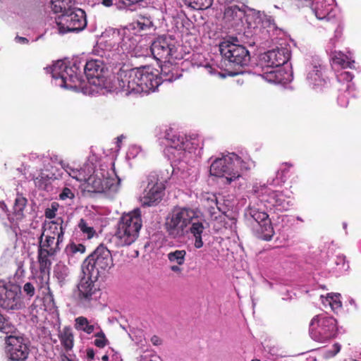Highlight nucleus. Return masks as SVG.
Here are the masks:
<instances>
[{
  "label": "nucleus",
  "mask_w": 361,
  "mask_h": 361,
  "mask_svg": "<svg viewBox=\"0 0 361 361\" xmlns=\"http://www.w3.org/2000/svg\"><path fill=\"white\" fill-rule=\"evenodd\" d=\"M157 72L151 66L120 71L118 74V87L126 94L154 91L160 85Z\"/></svg>",
  "instance_id": "1"
},
{
  "label": "nucleus",
  "mask_w": 361,
  "mask_h": 361,
  "mask_svg": "<svg viewBox=\"0 0 361 361\" xmlns=\"http://www.w3.org/2000/svg\"><path fill=\"white\" fill-rule=\"evenodd\" d=\"M142 226L141 210L138 208L124 213L120 218L114 236L118 247L133 244L139 237Z\"/></svg>",
  "instance_id": "2"
},
{
  "label": "nucleus",
  "mask_w": 361,
  "mask_h": 361,
  "mask_svg": "<svg viewBox=\"0 0 361 361\" xmlns=\"http://www.w3.org/2000/svg\"><path fill=\"white\" fill-rule=\"evenodd\" d=\"M196 216V212L190 208L174 209L166 217L164 224L166 231L173 238L183 237L188 233V227Z\"/></svg>",
  "instance_id": "3"
},
{
  "label": "nucleus",
  "mask_w": 361,
  "mask_h": 361,
  "mask_svg": "<svg viewBox=\"0 0 361 361\" xmlns=\"http://www.w3.org/2000/svg\"><path fill=\"white\" fill-rule=\"evenodd\" d=\"M236 37L225 39L219 44L220 53L225 61L234 68H243L248 64L250 60L249 51L245 47L238 44Z\"/></svg>",
  "instance_id": "4"
},
{
  "label": "nucleus",
  "mask_w": 361,
  "mask_h": 361,
  "mask_svg": "<svg viewBox=\"0 0 361 361\" xmlns=\"http://www.w3.org/2000/svg\"><path fill=\"white\" fill-rule=\"evenodd\" d=\"M338 330L336 319L324 314L315 315L310 322V336L318 342H324L336 337Z\"/></svg>",
  "instance_id": "5"
},
{
  "label": "nucleus",
  "mask_w": 361,
  "mask_h": 361,
  "mask_svg": "<svg viewBox=\"0 0 361 361\" xmlns=\"http://www.w3.org/2000/svg\"><path fill=\"white\" fill-rule=\"evenodd\" d=\"M51 75L57 85L70 90H76L82 84V76L78 73L76 66H68L65 63L58 61L52 67Z\"/></svg>",
  "instance_id": "6"
},
{
  "label": "nucleus",
  "mask_w": 361,
  "mask_h": 361,
  "mask_svg": "<svg viewBox=\"0 0 361 361\" xmlns=\"http://www.w3.org/2000/svg\"><path fill=\"white\" fill-rule=\"evenodd\" d=\"M56 23L61 34L80 32L87 26L86 13L81 8H73L67 13L58 16Z\"/></svg>",
  "instance_id": "7"
},
{
  "label": "nucleus",
  "mask_w": 361,
  "mask_h": 361,
  "mask_svg": "<svg viewBox=\"0 0 361 361\" xmlns=\"http://www.w3.org/2000/svg\"><path fill=\"white\" fill-rule=\"evenodd\" d=\"M87 269L96 277L111 269L114 264L110 250L103 244L99 245L85 259Z\"/></svg>",
  "instance_id": "8"
},
{
  "label": "nucleus",
  "mask_w": 361,
  "mask_h": 361,
  "mask_svg": "<svg viewBox=\"0 0 361 361\" xmlns=\"http://www.w3.org/2000/svg\"><path fill=\"white\" fill-rule=\"evenodd\" d=\"M150 50L154 58L159 61L166 63L177 58L176 42L171 36H159L152 43Z\"/></svg>",
  "instance_id": "9"
},
{
  "label": "nucleus",
  "mask_w": 361,
  "mask_h": 361,
  "mask_svg": "<svg viewBox=\"0 0 361 361\" xmlns=\"http://www.w3.org/2000/svg\"><path fill=\"white\" fill-rule=\"evenodd\" d=\"M8 361H27L30 353V341L22 336L10 335L5 338Z\"/></svg>",
  "instance_id": "10"
},
{
  "label": "nucleus",
  "mask_w": 361,
  "mask_h": 361,
  "mask_svg": "<svg viewBox=\"0 0 361 361\" xmlns=\"http://www.w3.org/2000/svg\"><path fill=\"white\" fill-rule=\"evenodd\" d=\"M148 183L145 188L142 203L144 206H155L161 202L165 190L164 182L159 179L157 172H151L147 177Z\"/></svg>",
  "instance_id": "11"
},
{
  "label": "nucleus",
  "mask_w": 361,
  "mask_h": 361,
  "mask_svg": "<svg viewBox=\"0 0 361 361\" xmlns=\"http://www.w3.org/2000/svg\"><path fill=\"white\" fill-rule=\"evenodd\" d=\"M247 215L256 222L254 232L257 238L266 241L271 240L274 235V230L267 212L252 207L247 210Z\"/></svg>",
  "instance_id": "12"
},
{
  "label": "nucleus",
  "mask_w": 361,
  "mask_h": 361,
  "mask_svg": "<svg viewBox=\"0 0 361 361\" xmlns=\"http://www.w3.org/2000/svg\"><path fill=\"white\" fill-rule=\"evenodd\" d=\"M209 171L212 176L225 177L228 184L241 176L240 172L233 168L231 155L215 159L211 164Z\"/></svg>",
  "instance_id": "13"
},
{
  "label": "nucleus",
  "mask_w": 361,
  "mask_h": 361,
  "mask_svg": "<svg viewBox=\"0 0 361 361\" xmlns=\"http://www.w3.org/2000/svg\"><path fill=\"white\" fill-rule=\"evenodd\" d=\"M126 30L110 29L106 30L103 35L104 38H106V43L111 48L120 45L124 51H129L134 43L131 42V38L126 36Z\"/></svg>",
  "instance_id": "14"
},
{
  "label": "nucleus",
  "mask_w": 361,
  "mask_h": 361,
  "mask_svg": "<svg viewBox=\"0 0 361 361\" xmlns=\"http://www.w3.org/2000/svg\"><path fill=\"white\" fill-rule=\"evenodd\" d=\"M78 298L83 305H89L93 300H96L99 288L90 277H83L78 285Z\"/></svg>",
  "instance_id": "15"
},
{
  "label": "nucleus",
  "mask_w": 361,
  "mask_h": 361,
  "mask_svg": "<svg viewBox=\"0 0 361 361\" xmlns=\"http://www.w3.org/2000/svg\"><path fill=\"white\" fill-rule=\"evenodd\" d=\"M290 58V51L286 47L277 48L264 54L263 60L267 68H279Z\"/></svg>",
  "instance_id": "16"
},
{
  "label": "nucleus",
  "mask_w": 361,
  "mask_h": 361,
  "mask_svg": "<svg viewBox=\"0 0 361 361\" xmlns=\"http://www.w3.org/2000/svg\"><path fill=\"white\" fill-rule=\"evenodd\" d=\"M20 289H7L0 286V307L5 310H17L20 307Z\"/></svg>",
  "instance_id": "17"
},
{
  "label": "nucleus",
  "mask_w": 361,
  "mask_h": 361,
  "mask_svg": "<svg viewBox=\"0 0 361 361\" xmlns=\"http://www.w3.org/2000/svg\"><path fill=\"white\" fill-rule=\"evenodd\" d=\"M113 185V180L92 175L85 182V190L87 192L102 193L109 190Z\"/></svg>",
  "instance_id": "18"
},
{
  "label": "nucleus",
  "mask_w": 361,
  "mask_h": 361,
  "mask_svg": "<svg viewBox=\"0 0 361 361\" xmlns=\"http://www.w3.org/2000/svg\"><path fill=\"white\" fill-rule=\"evenodd\" d=\"M245 17V10L243 6L229 5L224 8L223 19L231 27H237L243 23Z\"/></svg>",
  "instance_id": "19"
},
{
  "label": "nucleus",
  "mask_w": 361,
  "mask_h": 361,
  "mask_svg": "<svg viewBox=\"0 0 361 361\" xmlns=\"http://www.w3.org/2000/svg\"><path fill=\"white\" fill-rule=\"evenodd\" d=\"M62 241H58V238L43 232L39 238L38 250H42L47 254L56 255L60 250L59 244Z\"/></svg>",
  "instance_id": "20"
},
{
  "label": "nucleus",
  "mask_w": 361,
  "mask_h": 361,
  "mask_svg": "<svg viewBox=\"0 0 361 361\" xmlns=\"http://www.w3.org/2000/svg\"><path fill=\"white\" fill-rule=\"evenodd\" d=\"M105 66L101 60L91 59L86 62L84 66V73L88 80L97 79L99 81L103 78Z\"/></svg>",
  "instance_id": "21"
},
{
  "label": "nucleus",
  "mask_w": 361,
  "mask_h": 361,
  "mask_svg": "<svg viewBox=\"0 0 361 361\" xmlns=\"http://www.w3.org/2000/svg\"><path fill=\"white\" fill-rule=\"evenodd\" d=\"M267 201L279 210L287 211L292 205L290 197L281 191H270Z\"/></svg>",
  "instance_id": "22"
},
{
  "label": "nucleus",
  "mask_w": 361,
  "mask_h": 361,
  "mask_svg": "<svg viewBox=\"0 0 361 361\" xmlns=\"http://www.w3.org/2000/svg\"><path fill=\"white\" fill-rule=\"evenodd\" d=\"M204 223L205 221L203 219H199L197 215L190 222L191 226L189 231L195 238L194 245L197 249L201 248L204 245L202 239V234L205 228L204 225Z\"/></svg>",
  "instance_id": "23"
},
{
  "label": "nucleus",
  "mask_w": 361,
  "mask_h": 361,
  "mask_svg": "<svg viewBox=\"0 0 361 361\" xmlns=\"http://www.w3.org/2000/svg\"><path fill=\"white\" fill-rule=\"evenodd\" d=\"M50 274L39 272L33 278V283L35 288L41 292L42 295L53 297V293L49 287Z\"/></svg>",
  "instance_id": "24"
},
{
  "label": "nucleus",
  "mask_w": 361,
  "mask_h": 361,
  "mask_svg": "<svg viewBox=\"0 0 361 361\" xmlns=\"http://www.w3.org/2000/svg\"><path fill=\"white\" fill-rule=\"evenodd\" d=\"M312 11L317 19L329 20L333 7L326 0H317L314 3Z\"/></svg>",
  "instance_id": "25"
},
{
  "label": "nucleus",
  "mask_w": 361,
  "mask_h": 361,
  "mask_svg": "<svg viewBox=\"0 0 361 361\" xmlns=\"http://www.w3.org/2000/svg\"><path fill=\"white\" fill-rule=\"evenodd\" d=\"M267 71L261 74L263 79L273 83H285L288 80L283 75L286 73L282 68H267Z\"/></svg>",
  "instance_id": "26"
},
{
  "label": "nucleus",
  "mask_w": 361,
  "mask_h": 361,
  "mask_svg": "<svg viewBox=\"0 0 361 361\" xmlns=\"http://www.w3.org/2000/svg\"><path fill=\"white\" fill-rule=\"evenodd\" d=\"M178 70L172 64L164 65L161 68V73L158 77L160 79V84L164 81L172 82L179 78Z\"/></svg>",
  "instance_id": "27"
},
{
  "label": "nucleus",
  "mask_w": 361,
  "mask_h": 361,
  "mask_svg": "<svg viewBox=\"0 0 361 361\" xmlns=\"http://www.w3.org/2000/svg\"><path fill=\"white\" fill-rule=\"evenodd\" d=\"M59 338L66 351L72 350L74 345V335L71 326L63 327L59 334Z\"/></svg>",
  "instance_id": "28"
},
{
  "label": "nucleus",
  "mask_w": 361,
  "mask_h": 361,
  "mask_svg": "<svg viewBox=\"0 0 361 361\" xmlns=\"http://www.w3.org/2000/svg\"><path fill=\"white\" fill-rule=\"evenodd\" d=\"M307 80L310 85L318 86L322 85L324 82L322 78V66H313L311 70L308 71Z\"/></svg>",
  "instance_id": "29"
},
{
  "label": "nucleus",
  "mask_w": 361,
  "mask_h": 361,
  "mask_svg": "<svg viewBox=\"0 0 361 361\" xmlns=\"http://www.w3.org/2000/svg\"><path fill=\"white\" fill-rule=\"evenodd\" d=\"M54 255L47 254L43 251L37 250V262L39 264V271L50 274L51 260L49 257Z\"/></svg>",
  "instance_id": "30"
},
{
  "label": "nucleus",
  "mask_w": 361,
  "mask_h": 361,
  "mask_svg": "<svg viewBox=\"0 0 361 361\" xmlns=\"http://www.w3.org/2000/svg\"><path fill=\"white\" fill-rule=\"evenodd\" d=\"M48 234L54 236L55 238H58V241L63 240L64 228L63 227V220L59 218L56 221H51L49 224V228L47 229Z\"/></svg>",
  "instance_id": "31"
},
{
  "label": "nucleus",
  "mask_w": 361,
  "mask_h": 361,
  "mask_svg": "<svg viewBox=\"0 0 361 361\" xmlns=\"http://www.w3.org/2000/svg\"><path fill=\"white\" fill-rule=\"evenodd\" d=\"M74 0H51V9L55 13L64 14L73 8Z\"/></svg>",
  "instance_id": "32"
},
{
  "label": "nucleus",
  "mask_w": 361,
  "mask_h": 361,
  "mask_svg": "<svg viewBox=\"0 0 361 361\" xmlns=\"http://www.w3.org/2000/svg\"><path fill=\"white\" fill-rule=\"evenodd\" d=\"M74 327L76 330L87 334H92L95 329L94 325L90 324L88 319L83 316L75 318Z\"/></svg>",
  "instance_id": "33"
},
{
  "label": "nucleus",
  "mask_w": 361,
  "mask_h": 361,
  "mask_svg": "<svg viewBox=\"0 0 361 361\" xmlns=\"http://www.w3.org/2000/svg\"><path fill=\"white\" fill-rule=\"evenodd\" d=\"M68 269L65 266L58 267L55 269L54 276L61 287H63L68 283Z\"/></svg>",
  "instance_id": "34"
},
{
  "label": "nucleus",
  "mask_w": 361,
  "mask_h": 361,
  "mask_svg": "<svg viewBox=\"0 0 361 361\" xmlns=\"http://www.w3.org/2000/svg\"><path fill=\"white\" fill-rule=\"evenodd\" d=\"M184 4L195 9L204 10L209 8L213 3V0H183Z\"/></svg>",
  "instance_id": "35"
},
{
  "label": "nucleus",
  "mask_w": 361,
  "mask_h": 361,
  "mask_svg": "<svg viewBox=\"0 0 361 361\" xmlns=\"http://www.w3.org/2000/svg\"><path fill=\"white\" fill-rule=\"evenodd\" d=\"M185 256L186 251L184 250H176L167 255L169 262L178 265H183L185 263Z\"/></svg>",
  "instance_id": "36"
},
{
  "label": "nucleus",
  "mask_w": 361,
  "mask_h": 361,
  "mask_svg": "<svg viewBox=\"0 0 361 361\" xmlns=\"http://www.w3.org/2000/svg\"><path fill=\"white\" fill-rule=\"evenodd\" d=\"M27 204V199L23 197H17L13 205V214L17 219H21L23 216V212Z\"/></svg>",
  "instance_id": "37"
},
{
  "label": "nucleus",
  "mask_w": 361,
  "mask_h": 361,
  "mask_svg": "<svg viewBox=\"0 0 361 361\" xmlns=\"http://www.w3.org/2000/svg\"><path fill=\"white\" fill-rule=\"evenodd\" d=\"M86 247L81 243H75L73 242L68 244L65 248V252L68 256H73L77 253L84 254L85 252Z\"/></svg>",
  "instance_id": "38"
},
{
  "label": "nucleus",
  "mask_w": 361,
  "mask_h": 361,
  "mask_svg": "<svg viewBox=\"0 0 361 361\" xmlns=\"http://www.w3.org/2000/svg\"><path fill=\"white\" fill-rule=\"evenodd\" d=\"M232 164L233 165V168L235 170H238L239 172V169L240 171H247L250 169V164L248 161H244L241 159L238 155L235 154H232Z\"/></svg>",
  "instance_id": "39"
},
{
  "label": "nucleus",
  "mask_w": 361,
  "mask_h": 361,
  "mask_svg": "<svg viewBox=\"0 0 361 361\" xmlns=\"http://www.w3.org/2000/svg\"><path fill=\"white\" fill-rule=\"evenodd\" d=\"M78 228L85 234L88 239L92 238L96 233L94 228L88 224L83 219H81L78 223Z\"/></svg>",
  "instance_id": "40"
},
{
  "label": "nucleus",
  "mask_w": 361,
  "mask_h": 361,
  "mask_svg": "<svg viewBox=\"0 0 361 361\" xmlns=\"http://www.w3.org/2000/svg\"><path fill=\"white\" fill-rule=\"evenodd\" d=\"M15 330L16 327L10 319L2 314V319H0V331L8 334L13 333Z\"/></svg>",
  "instance_id": "41"
},
{
  "label": "nucleus",
  "mask_w": 361,
  "mask_h": 361,
  "mask_svg": "<svg viewBox=\"0 0 361 361\" xmlns=\"http://www.w3.org/2000/svg\"><path fill=\"white\" fill-rule=\"evenodd\" d=\"M95 339L94 341V345L99 348H104L109 344V340L106 338L105 334L102 330L94 334Z\"/></svg>",
  "instance_id": "42"
},
{
  "label": "nucleus",
  "mask_w": 361,
  "mask_h": 361,
  "mask_svg": "<svg viewBox=\"0 0 361 361\" xmlns=\"http://www.w3.org/2000/svg\"><path fill=\"white\" fill-rule=\"evenodd\" d=\"M35 284L32 282H26L23 286V291L28 298L35 295Z\"/></svg>",
  "instance_id": "43"
},
{
  "label": "nucleus",
  "mask_w": 361,
  "mask_h": 361,
  "mask_svg": "<svg viewBox=\"0 0 361 361\" xmlns=\"http://www.w3.org/2000/svg\"><path fill=\"white\" fill-rule=\"evenodd\" d=\"M333 61L343 68H351L352 62L347 61L343 56H335L333 58Z\"/></svg>",
  "instance_id": "44"
},
{
  "label": "nucleus",
  "mask_w": 361,
  "mask_h": 361,
  "mask_svg": "<svg viewBox=\"0 0 361 361\" xmlns=\"http://www.w3.org/2000/svg\"><path fill=\"white\" fill-rule=\"evenodd\" d=\"M74 192L67 187L63 188L61 192L59 195V199L61 200H66L67 199L73 200L74 199Z\"/></svg>",
  "instance_id": "45"
},
{
  "label": "nucleus",
  "mask_w": 361,
  "mask_h": 361,
  "mask_svg": "<svg viewBox=\"0 0 361 361\" xmlns=\"http://www.w3.org/2000/svg\"><path fill=\"white\" fill-rule=\"evenodd\" d=\"M326 300L329 301V305L331 307L332 310H335L339 307H341V302L338 300V296H328L326 298Z\"/></svg>",
  "instance_id": "46"
},
{
  "label": "nucleus",
  "mask_w": 361,
  "mask_h": 361,
  "mask_svg": "<svg viewBox=\"0 0 361 361\" xmlns=\"http://www.w3.org/2000/svg\"><path fill=\"white\" fill-rule=\"evenodd\" d=\"M63 169L70 176H71L73 178L78 179V176L79 174V171L78 169H73L69 164L64 165Z\"/></svg>",
  "instance_id": "47"
},
{
  "label": "nucleus",
  "mask_w": 361,
  "mask_h": 361,
  "mask_svg": "<svg viewBox=\"0 0 361 361\" xmlns=\"http://www.w3.org/2000/svg\"><path fill=\"white\" fill-rule=\"evenodd\" d=\"M354 78V75L352 73L349 71H343L341 73L338 75V78L340 80L350 82Z\"/></svg>",
  "instance_id": "48"
},
{
  "label": "nucleus",
  "mask_w": 361,
  "mask_h": 361,
  "mask_svg": "<svg viewBox=\"0 0 361 361\" xmlns=\"http://www.w3.org/2000/svg\"><path fill=\"white\" fill-rule=\"evenodd\" d=\"M288 172V169H285L281 170V171H278L276 174V177L281 178V182L285 183L286 181V178H285V173Z\"/></svg>",
  "instance_id": "49"
},
{
  "label": "nucleus",
  "mask_w": 361,
  "mask_h": 361,
  "mask_svg": "<svg viewBox=\"0 0 361 361\" xmlns=\"http://www.w3.org/2000/svg\"><path fill=\"white\" fill-rule=\"evenodd\" d=\"M341 345L339 343H334L332 346V350L329 351L331 356H335L341 350Z\"/></svg>",
  "instance_id": "50"
},
{
  "label": "nucleus",
  "mask_w": 361,
  "mask_h": 361,
  "mask_svg": "<svg viewBox=\"0 0 361 361\" xmlns=\"http://www.w3.org/2000/svg\"><path fill=\"white\" fill-rule=\"evenodd\" d=\"M345 262V257L343 255H339V256H337V259L335 262L337 265L342 264L343 266H344Z\"/></svg>",
  "instance_id": "51"
},
{
  "label": "nucleus",
  "mask_w": 361,
  "mask_h": 361,
  "mask_svg": "<svg viewBox=\"0 0 361 361\" xmlns=\"http://www.w3.org/2000/svg\"><path fill=\"white\" fill-rule=\"evenodd\" d=\"M87 357L89 360H92L94 358V350L92 348L87 349Z\"/></svg>",
  "instance_id": "52"
},
{
  "label": "nucleus",
  "mask_w": 361,
  "mask_h": 361,
  "mask_svg": "<svg viewBox=\"0 0 361 361\" xmlns=\"http://www.w3.org/2000/svg\"><path fill=\"white\" fill-rule=\"evenodd\" d=\"M180 265L174 264L171 267V270L175 273L180 274L182 272V268L180 267Z\"/></svg>",
  "instance_id": "53"
},
{
  "label": "nucleus",
  "mask_w": 361,
  "mask_h": 361,
  "mask_svg": "<svg viewBox=\"0 0 361 361\" xmlns=\"http://www.w3.org/2000/svg\"><path fill=\"white\" fill-rule=\"evenodd\" d=\"M45 216L48 219H52L55 216L54 211L47 209L45 212Z\"/></svg>",
  "instance_id": "54"
},
{
  "label": "nucleus",
  "mask_w": 361,
  "mask_h": 361,
  "mask_svg": "<svg viewBox=\"0 0 361 361\" xmlns=\"http://www.w3.org/2000/svg\"><path fill=\"white\" fill-rule=\"evenodd\" d=\"M102 4L106 7L111 6L113 5V0H102Z\"/></svg>",
  "instance_id": "55"
},
{
  "label": "nucleus",
  "mask_w": 361,
  "mask_h": 361,
  "mask_svg": "<svg viewBox=\"0 0 361 361\" xmlns=\"http://www.w3.org/2000/svg\"><path fill=\"white\" fill-rule=\"evenodd\" d=\"M16 39L20 42H22V43H24V44H27L28 43V39L25 37H17Z\"/></svg>",
  "instance_id": "56"
},
{
  "label": "nucleus",
  "mask_w": 361,
  "mask_h": 361,
  "mask_svg": "<svg viewBox=\"0 0 361 361\" xmlns=\"http://www.w3.org/2000/svg\"><path fill=\"white\" fill-rule=\"evenodd\" d=\"M61 360L62 361H73L71 359H70L67 355H61Z\"/></svg>",
  "instance_id": "57"
},
{
  "label": "nucleus",
  "mask_w": 361,
  "mask_h": 361,
  "mask_svg": "<svg viewBox=\"0 0 361 361\" xmlns=\"http://www.w3.org/2000/svg\"><path fill=\"white\" fill-rule=\"evenodd\" d=\"M102 361H109V356L107 355H104L102 357Z\"/></svg>",
  "instance_id": "58"
},
{
  "label": "nucleus",
  "mask_w": 361,
  "mask_h": 361,
  "mask_svg": "<svg viewBox=\"0 0 361 361\" xmlns=\"http://www.w3.org/2000/svg\"><path fill=\"white\" fill-rule=\"evenodd\" d=\"M0 207L4 210V209L6 207V205L4 202H0Z\"/></svg>",
  "instance_id": "59"
},
{
  "label": "nucleus",
  "mask_w": 361,
  "mask_h": 361,
  "mask_svg": "<svg viewBox=\"0 0 361 361\" xmlns=\"http://www.w3.org/2000/svg\"><path fill=\"white\" fill-rule=\"evenodd\" d=\"M157 339H158V338H157V337H156V336H154V337H153V338H152V341H153L154 344L157 345Z\"/></svg>",
  "instance_id": "60"
},
{
  "label": "nucleus",
  "mask_w": 361,
  "mask_h": 361,
  "mask_svg": "<svg viewBox=\"0 0 361 361\" xmlns=\"http://www.w3.org/2000/svg\"><path fill=\"white\" fill-rule=\"evenodd\" d=\"M238 73H239V72H238V71H235V72L232 73V75H237V74H238Z\"/></svg>",
  "instance_id": "61"
},
{
  "label": "nucleus",
  "mask_w": 361,
  "mask_h": 361,
  "mask_svg": "<svg viewBox=\"0 0 361 361\" xmlns=\"http://www.w3.org/2000/svg\"><path fill=\"white\" fill-rule=\"evenodd\" d=\"M252 361H260L259 359H253Z\"/></svg>",
  "instance_id": "62"
},
{
  "label": "nucleus",
  "mask_w": 361,
  "mask_h": 361,
  "mask_svg": "<svg viewBox=\"0 0 361 361\" xmlns=\"http://www.w3.org/2000/svg\"><path fill=\"white\" fill-rule=\"evenodd\" d=\"M2 319V314H0V319Z\"/></svg>",
  "instance_id": "63"
}]
</instances>
